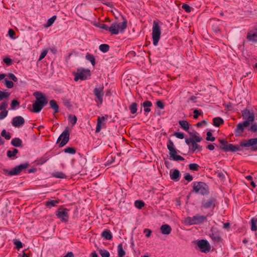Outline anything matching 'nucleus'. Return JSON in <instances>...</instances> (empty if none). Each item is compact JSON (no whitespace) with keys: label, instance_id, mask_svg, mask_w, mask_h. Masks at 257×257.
Wrapping results in <instances>:
<instances>
[{"label":"nucleus","instance_id":"obj_6","mask_svg":"<svg viewBox=\"0 0 257 257\" xmlns=\"http://www.w3.org/2000/svg\"><path fill=\"white\" fill-rule=\"evenodd\" d=\"M206 220V217L204 215H196L192 217H187L184 221V223L187 225L198 224L203 223Z\"/></svg>","mask_w":257,"mask_h":257},{"label":"nucleus","instance_id":"obj_15","mask_svg":"<svg viewBox=\"0 0 257 257\" xmlns=\"http://www.w3.org/2000/svg\"><path fill=\"white\" fill-rule=\"evenodd\" d=\"M242 115L243 119H246L245 121H248L249 123L254 120V113L252 111L245 109L242 111Z\"/></svg>","mask_w":257,"mask_h":257},{"label":"nucleus","instance_id":"obj_12","mask_svg":"<svg viewBox=\"0 0 257 257\" xmlns=\"http://www.w3.org/2000/svg\"><path fill=\"white\" fill-rule=\"evenodd\" d=\"M28 164L27 163L22 164L15 167L11 170H5L4 171L10 176L17 175H18L22 170L26 169L28 167Z\"/></svg>","mask_w":257,"mask_h":257},{"label":"nucleus","instance_id":"obj_25","mask_svg":"<svg viewBox=\"0 0 257 257\" xmlns=\"http://www.w3.org/2000/svg\"><path fill=\"white\" fill-rule=\"evenodd\" d=\"M59 203L58 200H50L45 202V205L47 207L51 208L56 206Z\"/></svg>","mask_w":257,"mask_h":257},{"label":"nucleus","instance_id":"obj_41","mask_svg":"<svg viewBox=\"0 0 257 257\" xmlns=\"http://www.w3.org/2000/svg\"><path fill=\"white\" fill-rule=\"evenodd\" d=\"M99 253L101 257H109L110 256L109 251L106 249H100Z\"/></svg>","mask_w":257,"mask_h":257},{"label":"nucleus","instance_id":"obj_17","mask_svg":"<svg viewBox=\"0 0 257 257\" xmlns=\"http://www.w3.org/2000/svg\"><path fill=\"white\" fill-rule=\"evenodd\" d=\"M25 122L24 118L21 116L15 117L12 121V124L16 127L23 125Z\"/></svg>","mask_w":257,"mask_h":257},{"label":"nucleus","instance_id":"obj_8","mask_svg":"<svg viewBox=\"0 0 257 257\" xmlns=\"http://www.w3.org/2000/svg\"><path fill=\"white\" fill-rule=\"evenodd\" d=\"M55 214L57 217L62 222H66L69 220V209L66 208H59Z\"/></svg>","mask_w":257,"mask_h":257},{"label":"nucleus","instance_id":"obj_29","mask_svg":"<svg viewBox=\"0 0 257 257\" xmlns=\"http://www.w3.org/2000/svg\"><path fill=\"white\" fill-rule=\"evenodd\" d=\"M57 18L56 16H53L51 18H49L47 22L44 24L45 28H48L50 27L55 22Z\"/></svg>","mask_w":257,"mask_h":257},{"label":"nucleus","instance_id":"obj_59","mask_svg":"<svg viewBox=\"0 0 257 257\" xmlns=\"http://www.w3.org/2000/svg\"><path fill=\"white\" fill-rule=\"evenodd\" d=\"M184 179L188 182H190L193 180V177L189 173H186L184 175Z\"/></svg>","mask_w":257,"mask_h":257},{"label":"nucleus","instance_id":"obj_2","mask_svg":"<svg viewBox=\"0 0 257 257\" xmlns=\"http://www.w3.org/2000/svg\"><path fill=\"white\" fill-rule=\"evenodd\" d=\"M34 95L36 98V101L33 104L32 111L38 113L47 103V100L45 96L40 92H36L34 93Z\"/></svg>","mask_w":257,"mask_h":257},{"label":"nucleus","instance_id":"obj_53","mask_svg":"<svg viewBox=\"0 0 257 257\" xmlns=\"http://www.w3.org/2000/svg\"><path fill=\"white\" fill-rule=\"evenodd\" d=\"M174 135L178 139H183L184 138V134L182 132H175Z\"/></svg>","mask_w":257,"mask_h":257},{"label":"nucleus","instance_id":"obj_35","mask_svg":"<svg viewBox=\"0 0 257 257\" xmlns=\"http://www.w3.org/2000/svg\"><path fill=\"white\" fill-rule=\"evenodd\" d=\"M221 148L225 152H227L228 150L229 145L230 144L228 143L226 141L222 140L220 142Z\"/></svg>","mask_w":257,"mask_h":257},{"label":"nucleus","instance_id":"obj_51","mask_svg":"<svg viewBox=\"0 0 257 257\" xmlns=\"http://www.w3.org/2000/svg\"><path fill=\"white\" fill-rule=\"evenodd\" d=\"M199 165L196 163H192L189 164V168L191 170L196 171L198 169Z\"/></svg>","mask_w":257,"mask_h":257},{"label":"nucleus","instance_id":"obj_27","mask_svg":"<svg viewBox=\"0 0 257 257\" xmlns=\"http://www.w3.org/2000/svg\"><path fill=\"white\" fill-rule=\"evenodd\" d=\"M117 252L118 257H123L125 254V251L123 249V245L121 243L117 245Z\"/></svg>","mask_w":257,"mask_h":257},{"label":"nucleus","instance_id":"obj_60","mask_svg":"<svg viewBox=\"0 0 257 257\" xmlns=\"http://www.w3.org/2000/svg\"><path fill=\"white\" fill-rule=\"evenodd\" d=\"M7 107H8V104L6 102H2L0 104V110H3V111L6 110V108H7Z\"/></svg>","mask_w":257,"mask_h":257},{"label":"nucleus","instance_id":"obj_28","mask_svg":"<svg viewBox=\"0 0 257 257\" xmlns=\"http://www.w3.org/2000/svg\"><path fill=\"white\" fill-rule=\"evenodd\" d=\"M11 144L15 147H19L22 146V141L19 138H14L11 141Z\"/></svg>","mask_w":257,"mask_h":257},{"label":"nucleus","instance_id":"obj_4","mask_svg":"<svg viewBox=\"0 0 257 257\" xmlns=\"http://www.w3.org/2000/svg\"><path fill=\"white\" fill-rule=\"evenodd\" d=\"M167 147L169 151L170 158L175 161H183L184 158L177 154V150L173 141L169 140L167 144Z\"/></svg>","mask_w":257,"mask_h":257},{"label":"nucleus","instance_id":"obj_55","mask_svg":"<svg viewBox=\"0 0 257 257\" xmlns=\"http://www.w3.org/2000/svg\"><path fill=\"white\" fill-rule=\"evenodd\" d=\"M182 8L187 12L190 13L191 11V8L187 4H183Z\"/></svg>","mask_w":257,"mask_h":257},{"label":"nucleus","instance_id":"obj_37","mask_svg":"<svg viewBox=\"0 0 257 257\" xmlns=\"http://www.w3.org/2000/svg\"><path fill=\"white\" fill-rule=\"evenodd\" d=\"M251 230L256 231L257 230V219L252 218L251 219Z\"/></svg>","mask_w":257,"mask_h":257},{"label":"nucleus","instance_id":"obj_49","mask_svg":"<svg viewBox=\"0 0 257 257\" xmlns=\"http://www.w3.org/2000/svg\"><path fill=\"white\" fill-rule=\"evenodd\" d=\"M5 84L6 87L11 88L14 86V83L12 81L8 80L7 79H5Z\"/></svg>","mask_w":257,"mask_h":257},{"label":"nucleus","instance_id":"obj_52","mask_svg":"<svg viewBox=\"0 0 257 257\" xmlns=\"http://www.w3.org/2000/svg\"><path fill=\"white\" fill-rule=\"evenodd\" d=\"M48 53V50L47 49H44L43 50L40 55V57H39V61H41L42 60L43 58H45V57L46 56L47 54Z\"/></svg>","mask_w":257,"mask_h":257},{"label":"nucleus","instance_id":"obj_48","mask_svg":"<svg viewBox=\"0 0 257 257\" xmlns=\"http://www.w3.org/2000/svg\"><path fill=\"white\" fill-rule=\"evenodd\" d=\"M14 243L18 249H20V248L23 247V244L19 239L14 240Z\"/></svg>","mask_w":257,"mask_h":257},{"label":"nucleus","instance_id":"obj_26","mask_svg":"<svg viewBox=\"0 0 257 257\" xmlns=\"http://www.w3.org/2000/svg\"><path fill=\"white\" fill-rule=\"evenodd\" d=\"M102 237L107 240H111L112 238L111 232L108 230H105L101 233Z\"/></svg>","mask_w":257,"mask_h":257},{"label":"nucleus","instance_id":"obj_45","mask_svg":"<svg viewBox=\"0 0 257 257\" xmlns=\"http://www.w3.org/2000/svg\"><path fill=\"white\" fill-rule=\"evenodd\" d=\"M99 49L101 52L105 53L108 51L109 46L107 44H101Z\"/></svg>","mask_w":257,"mask_h":257},{"label":"nucleus","instance_id":"obj_7","mask_svg":"<svg viewBox=\"0 0 257 257\" xmlns=\"http://www.w3.org/2000/svg\"><path fill=\"white\" fill-rule=\"evenodd\" d=\"M91 75L90 70L88 69L79 68L75 74L74 80L75 81L78 80H84L90 78Z\"/></svg>","mask_w":257,"mask_h":257},{"label":"nucleus","instance_id":"obj_63","mask_svg":"<svg viewBox=\"0 0 257 257\" xmlns=\"http://www.w3.org/2000/svg\"><path fill=\"white\" fill-rule=\"evenodd\" d=\"M156 105L159 108L162 109L164 108V106L162 102L160 100H158L156 102Z\"/></svg>","mask_w":257,"mask_h":257},{"label":"nucleus","instance_id":"obj_16","mask_svg":"<svg viewBox=\"0 0 257 257\" xmlns=\"http://www.w3.org/2000/svg\"><path fill=\"white\" fill-rule=\"evenodd\" d=\"M107 116L98 117L97 120V124L96 127V133L100 132L102 127L105 124V121L107 119Z\"/></svg>","mask_w":257,"mask_h":257},{"label":"nucleus","instance_id":"obj_42","mask_svg":"<svg viewBox=\"0 0 257 257\" xmlns=\"http://www.w3.org/2000/svg\"><path fill=\"white\" fill-rule=\"evenodd\" d=\"M134 205L136 208L141 209L145 206V203L142 200H136L135 202Z\"/></svg>","mask_w":257,"mask_h":257},{"label":"nucleus","instance_id":"obj_57","mask_svg":"<svg viewBox=\"0 0 257 257\" xmlns=\"http://www.w3.org/2000/svg\"><path fill=\"white\" fill-rule=\"evenodd\" d=\"M8 35L10 36V37L12 39H16V38L14 37V36L15 35V32L13 30L9 29L8 31Z\"/></svg>","mask_w":257,"mask_h":257},{"label":"nucleus","instance_id":"obj_38","mask_svg":"<svg viewBox=\"0 0 257 257\" xmlns=\"http://www.w3.org/2000/svg\"><path fill=\"white\" fill-rule=\"evenodd\" d=\"M10 95V93L9 92L0 90V101L7 98Z\"/></svg>","mask_w":257,"mask_h":257},{"label":"nucleus","instance_id":"obj_24","mask_svg":"<svg viewBox=\"0 0 257 257\" xmlns=\"http://www.w3.org/2000/svg\"><path fill=\"white\" fill-rule=\"evenodd\" d=\"M178 122L183 130L185 131H188L189 130L190 124L187 120H179Z\"/></svg>","mask_w":257,"mask_h":257},{"label":"nucleus","instance_id":"obj_11","mask_svg":"<svg viewBox=\"0 0 257 257\" xmlns=\"http://www.w3.org/2000/svg\"><path fill=\"white\" fill-rule=\"evenodd\" d=\"M103 89L104 86L103 85L96 86L94 89V94L97 98L95 101L99 104H101L103 102Z\"/></svg>","mask_w":257,"mask_h":257},{"label":"nucleus","instance_id":"obj_54","mask_svg":"<svg viewBox=\"0 0 257 257\" xmlns=\"http://www.w3.org/2000/svg\"><path fill=\"white\" fill-rule=\"evenodd\" d=\"M206 140L207 141H211V142H213V141H214L215 140V138L212 136V135L211 132H208L207 133Z\"/></svg>","mask_w":257,"mask_h":257},{"label":"nucleus","instance_id":"obj_58","mask_svg":"<svg viewBox=\"0 0 257 257\" xmlns=\"http://www.w3.org/2000/svg\"><path fill=\"white\" fill-rule=\"evenodd\" d=\"M7 115H8V111L7 110H5V111L2 110L0 112V119H3L7 116Z\"/></svg>","mask_w":257,"mask_h":257},{"label":"nucleus","instance_id":"obj_3","mask_svg":"<svg viewBox=\"0 0 257 257\" xmlns=\"http://www.w3.org/2000/svg\"><path fill=\"white\" fill-rule=\"evenodd\" d=\"M127 27V21L124 20L122 22H114L109 27V32L111 35H117L123 33Z\"/></svg>","mask_w":257,"mask_h":257},{"label":"nucleus","instance_id":"obj_22","mask_svg":"<svg viewBox=\"0 0 257 257\" xmlns=\"http://www.w3.org/2000/svg\"><path fill=\"white\" fill-rule=\"evenodd\" d=\"M198 143L191 142V146H189V149L192 152L198 151L202 150L201 147L197 144Z\"/></svg>","mask_w":257,"mask_h":257},{"label":"nucleus","instance_id":"obj_44","mask_svg":"<svg viewBox=\"0 0 257 257\" xmlns=\"http://www.w3.org/2000/svg\"><path fill=\"white\" fill-rule=\"evenodd\" d=\"M137 109V104L135 102L133 103L130 106V110L132 114L136 113Z\"/></svg>","mask_w":257,"mask_h":257},{"label":"nucleus","instance_id":"obj_19","mask_svg":"<svg viewBox=\"0 0 257 257\" xmlns=\"http://www.w3.org/2000/svg\"><path fill=\"white\" fill-rule=\"evenodd\" d=\"M247 39L251 41H257V29L250 31L247 35Z\"/></svg>","mask_w":257,"mask_h":257},{"label":"nucleus","instance_id":"obj_50","mask_svg":"<svg viewBox=\"0 0 257 257\" xmlns=\"http://www.w3.org/2000/svg\"><path fill=\"white\" fill-rule=\"evenodd\" d=\"M51 158V156L50 155H44L43 157H42L40 159V163L41 164L45 163L46 161H47L48 160H49L50 158Z\"/></svg>","mask_w":257,"mask_h":257},{"label":"nucleus","instance_id":"obj_62","mask_svg":"<svg viewBox=\"0 0 257 257\" xmlns=\"http://www.w3.org/2000/svg\"><path fill=\"white\" fill-rule=\"evenodd\" d=\"M194 115L193 117L195 119H197L199 115H200L201 112L197 109H195L193 111Z\"/></svg>","mask_w":257,"mask_h":257},{"label":"nucleus","instance_id":"obj_31","mask_svg":"<svg viewBox=\"0 0 257 257\" xmlns=\"http://www.w3.org/2000/svg\"><path fill=\"white\" fill-rule=\"evenodd\" d=\"M86 59L89 61L93 66L95 64V59L94 56L90 53H87L86 55Z\"/></svg>","mask_w":257,"mask_h":257},{"label":"nucleus","instance_id":"obj_1","mask_svg":"<svg viewBox=\"0 0 257 257\" xmlns=\"http://www.w3.org/2000/svg\"><path fill=\"white\" fill-rule=\"evenodd\" d=\"M257 146V138L250 139L247 140H244L240 142L239 145H234L230 144L228 147V152H234L236 151H241L242 150L243 147H252L254 148Z\"/></svg>","mask_w":257,"mask_h":257},{"label":"nucleus","instance_id":"obj_56","mask_svg":"<svg viewBox=\"0 0 257 257\" xmlns=\"http://www.w3.org/2000/svg\"><path fill=\"white\" fill-rule=\"evenodd\" d=\"M143 232L145 234V235L147 238L150 237L152 234L151 230L147 228L145 229L143 231Z\"/></svg>","mask_w":257,"mask_h":257},{"label":"nucleus","instance_id":"obj_32","mask_svg":"<svg viewBox=\"0 0 257 257\" xmlns=\"http://www.w3.org/2000/svg\"><path fill=\"white\" fill-rule=\"evenodd\" d=\"M50 107L54 110V113H57L59 110V106L56 102L54 100H51L50 101Z\"/></svg>","mask_w":257,"mask_h":257},{"label":"nucleus","instance_id":"obj_33","mask_svg":"<svg viewBox=\"0 0 257 257\" xmlns=\"http://www.w3.org/2000/svg\"><path fill=\"white\" fill-rule=\"evenodd\" d=\"M18 153V150L17 149H13V150H8L7 151V156L10 158H14Z\"/></svg>","mask_w":257,"mask_h":257},{"label":"nucleus","instance_id":"obj_21","mask_svg":"<svg viewBox=\"0 0 257 257\" xmlns=\"http://www.w3.org/2000/svg\"><path fill=\"white\" fill-rule=\"evenodd\" d=\"M202 207L205 208L213 209L215 207V200L209 199L203 204Z\"/></svg>","mask_w":257,"mask_h":257},{"label":"nucleus","instance_id":"obj_5","mask_svg":"<svg viewBox=\"0 0 257 257\" xmlns=\"http://www.w3.org/2000/svg\"><path fill=\"white\" fill-rule=\"evenodd\" d=\"M161 27L159 23L154 21L152 28V39L153 45L157 46L161 38Z\"/></svg>","mask_w":257,"mask_h":257},{"label":"nucleus","instance_id":"obj_30","mask_svg":"<svg viewBox=\"0 0 257 257\" xmlns=\"http://www.w3.org/2000/svg\"><path fill=\"white\" fill-rule=\"evenodd\" d=\"M52 175L56 178L64 179L66 178V175L64 173L59 171L53 172Z\"/></svg>","mask_w":257,"mask_h":257},{"label":"nucleus","instance_id":"obj_34","mask_svg":"<svg viewBox=\"0 0 257 257\" xmlns=\"http://www.w3.org/2000/svg\"><path fill=\"white\" fill-rule=\"evenodd\" d=\"M213 124L215 126H219L223 123V120L220 117H215L213 119Z\"/></svg>","mask_w":257,"mask_h":257},{"label":"nucleus","instance_id":"obj_64","mask_svg":"<svg viewBox=\"0 0 257 257\" xmlns=\"http://www.w3.org/2000/svg\"><path fill=\"white\" fill-rule=\"evenodd\" d=\"M249 130L252 132H255L257 131V124H252Z\"/></svg>","mask_w":257,"mask_h":257},{"label":"nucleus","instance_id":"obj_47","mask_svg":"<svg viewBox=\"0 0 257 257\" xmlns=\"http://www.w3.org/2000/svg\"><path fill=\"white\" fill-rule=\"evenodd\" d=\"M64 152L70 154H74L76 153V150L74 148L71 147H67L64 150Z\"/></svg>","mask_w":257,"mask_h":257},{"label":"nucleus","instance_id":"obj_9","mask_svg":"<svg viewBox=\"0 0 257 257\" xmlns=\"http://www.w3.org/2000/svg\"><path fill=\"white\" fill-rule=\"evenodd\" d=\"M198 248L200 251L203 253L209 252L211 249V246L208 241L205 239H201L196 241Z\"/></svg>","mask_w":257,"mask_h":257},{"label":"nucleus","instance_id":"obj_20","mask_svg":"<svg viewBox=\"0 0 257 257\" xmlns=\"http://www.w3.org/2000/svg\"><path fill=\"white\" fill-rule=\"evenodd\" d=\"M170 178L172 180L178 181L180 178V173L178 170L175 169L172 172H170Z\"/></svg>","mask_w":257,"mask_h":257},{"label":"nucleus","instance_id":"obj_39","mask_svg":"<svg viewBox=\"0 0 257 257\" xmlns=\"http://www.w3.org/2000/svg\"><path fill=\"white\" fill-rule=\"evenodd\" d=\"M190 138L191 142L199 143L201 141V138L198 135L194 134Z\"/></svg>","mask_w":257,"mask_h":257},{"label":"nucleus","instance_id":"obj_61","mask_svg":"<svg viewBox=\"0 0 257 257\" xmlns=\"http://www.w3.org/2000/svg\"><path fill=\"white\" fill-rule=\"evenodd\" d=\"M8 76L10 79L13 80L14 81L17 82L18 81V78L14 74L10 73L8 74Z\"/></svg>","mask_w":257,"mask_h":257},{"label":"nucleus","instance_id":"obj_43","mask_svg":"<svg viewBox=\"0 0 257 257\" xmlns=\"http://www.w3.org/2000/svg\"><path fill=\"white\" fill-rule=\"evenodd\" d=\"M19 102L16 99L13 100L11 105V109H16L17 108H18L19 107Z\"/></svg>","mask_w":257,"mask_h":257},{"label":"nucleus","instance_id":"obj_36","mask_svg":"<svg viewBox=\"0 0 257 257\" xmlns=\"http://www.w3.org/2000/svg\"><path fill=\"white\" fill-rule=\"evenodd\" d=\"M94 25L97 27V28H99L101 29H103V30H105L106 31H109V27L106 24H100V23H95L94 24Z\"/></svg>","mask_w":257,"mask_h":257},{"label":"nucleus","instance_id":"obj_40","mask_svg":"<svg viewBox=\"0 0 257 257\" xmlns=\"http://www.w3.org/2000/svg\"><path fill=\"white\" fill-rule=\"evenodd\" d=\"M68 120L69 123H71L72 125H74L77 122V117L75 115L70 114L68 116Z\"/></svg>","mask_w":257,"mask_h":257},{"label":"nucleus","instance_id":"obj_14","mask_svg":"<svg viewBox=\"0 0 257 257\" xmlns=\"http://www.w3.org/2000/svg\"><path fill=\"white\" fill-rule=\"evenodd\" d=\"M249 122L248 121H244L238 123L235 129L234 132L236 136H240L243 132L244 128L248 126Z\"/></svg>","mask_w":257,"mask_h":257},{"label":"nucleus","instance_id":"obj_13","mask_svg":"<svg viewBox=\"0 0 257 257\" xmlns=\"http://www.w3.org/2000/svg\"><path fill=\"white\" fill-rule=\"evenodd\" d=\"M69 139V133L66 128L59 137L57 142H60L59 146L62 147L65 146Z\"/></svg>","mask_w":257,"mask_h":257},{"label":"nucleus","instance_id":"obj_18","mask_svg":"<svg viewBox=\"0 0 257 257\" xmlns=\"http://www.w3.org/2000/svg\"><path fill=\"white\" fill-rule=\"evenodd\" d=\"M160 231L163 235H169L171 232L172 228L169 225L165 224L161 226Z\"/></svg>","mask_w":257,"mask_h":257},{"label":"nucleus","instance_id":"obj_23","mask_svg":"<svg viewBox=\"0 0 257 257\" xmlns=\"http://www.w3.org/2000/svg\"><path fill=\"white\" fill-rule=\"evenodd\" d=\"M142 105L144 107V111L148 113L151 111L150 107L152 106V103L150 101L146 100L143 103Z\"/></svg>","mask_w":257,"mask_h":257},{"label":"nucleus","instance_id":"obj_10","mask_svg":"<svg viewBox=\"0 0 257 257\" xmlns=\"http://www.w3.org/2000/svg\"><path fill=\"white\" fill-rule=\"evenodd\" d=\"M193 190L196 193L203 195L208 193L207 186L203 182L194 183Z\"/></svg>","mask_w":257,"mask_h":257},{"label":"nucleus","instance_id":"obj_46","mask_svg":"<svg viewBox=\"0 0 257 257\" xmlns=\"http://www.w3.org/2000/svg\"><path fill=\"white\" fill-rule=\"evenodd\" d=\"M1 135L2 137L5 138L6 140H10L11 138L10 133L9 132H7L5 130H3L1 133Z\"/></svg>","mask_w":257,"mask_h":257}]
</instances>
